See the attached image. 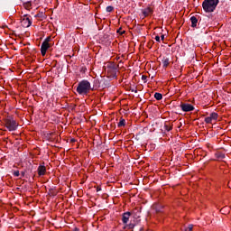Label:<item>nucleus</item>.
<instances>
[{"instance_id": "11", "label": "nucleus", "mask_w": 231, "mask_h": 231, "mask_svg": "<svg viewBox=\"0 0 231 231\" xmlns=\"http://www.w3.org/2000/svg\"><path fill=\"white\" fill-rule=\"evenodd\" d=\"M129 217H131V213L130 212H126V213L123 214L122 221L125 225H126V223H128Z\"/></svg>"}, {"instance_id": "10", "label": "nucleus", "mask_w": 231, "mask_h": 231, "mask_svg": "<svg viewBox=\"0 0 231 231\" xmlns=\"http://www.w3.org/2000/svg\"><path fill=\"white\" fill-rule=\"evenodd\" d=\"M44 174H46V166L40 165L38 167V175L39 176H44Z\"/></svg>"}, {"instance_id": "13", "label": "nucleus", "mask_w": 231, "mask_h": 231, "mask_svg": "<svg viewBox=\"0 0 231 231\" xmlns=\"http://www.w3.org/2000/svg\"><path fill=\"white\" fill-rule=\"evenodd\" d=\"M190 22L192 28H196L198 26V18L196 16H191Z\"/></svg>"}, {"instance_id": "5", "label": "nucleus", "mask_w": 231, "mask_h": 231, "mask_svg": "<svg viewBox=\"0 0 231 231\" xmlns=\"http://www.w3.org/2000/svg\"><path fill=\"white\" fill-rule=\"evenodd\" d=\"M32 23V16L30 14H23L21 16V26H23V28H30Z\"/></svg>"}, {"instance_id": "8", "label": "nucleus", "mask_w": 231, "mask_h": 231, "mask_svg": "<svg viewBox=\"0 0 231 231\" xmlns=\"http://www.w3.org/2000/svg\"><path fill=\"white\" fill-rule=\"evenodd\" d=\"M180 109L184 113H189L190 111H194V106H192L191 104H189V103H182V104H180Z\"/></svg>"}, {"instance_id": "2", "label": "nucleus", "mask_w": 231, "mask_h": 231, "mask_svg": "<svg viewBox=\"0 0 231 231\" xmlns=\"http://www.w3.org/2000/svg\"><path fill=\"white\" fill-rule=\"evenodd\" d=\"M219 4V0H205L202 3V7L204 12L210 14L216 10L217 5Z\"/></svg>"}, {"instance_id": "23", "label": "nucleus", "mask_w": 231, "mask_h": 231, "mask_svg": "<svg viewBox=\"0 0 231 231\" xmlns=\"http://www.w3.org/2000/svg\"><path fill=\"white\" fill-rule=\"evenodd\" d=\"M14 175L16 176V177H18V176H19V171H14Z\"/></svg>"}, {"instance_id": "17", "label": "nucleus", "mask_w": 231, "mask_h": 231, "mask_svg": "<svg viewBox=\"0 0 231 231\" xmlns=\"http://www.w3.org/2000/svg\"><path fill=\"white\" fill-rule=\"evenodd\" d=\"M124 125H125V120L121 119L118 123V127H124Z\"/></svg>"}, {"instance_id": "18", "label": "nucleus", "mask_w": 231, "mask_h": 231, "mask_svg": "<svg viewBox=\"0 0 231 231\" xmlns=\"http://www.w3.org/2000/svg\"><path fill=\"white\" fill-rule=\"evenodd\" d=\"M113 10H115V7H113V6H111V5H108V6L106 7V12H108V13L113 12Z\"/></svg>"}, {"instance_id": "6", "label": "nucleus", "mask_w": 231, "mask_h": 231, "mask_svg": "<svg viewBox=\"0 0 231 231\" xmlns=\"http://www.w3.org/2000/svg\"><path fill=\"white\" fill-rule=\"evenodd\" d=\"M50 50V38H46L41 46V53L42 57L46 56V52Z\"/></svg>"}, {"instance_id": "26", "label": "nucleus", "mask_w": 231, "mask_h": 231, "mask_svg": "<svg viewBox=\"0 0 231 231\" xmlns=\"http://www.w3.org/2000/svg\"><path fill=\"white\" fill-rule=\"evenodd\" d=\"M124 230H125V226H124Z\"/></svg>"}, {"instance_id": "22", "label": "nucleus", "mask_w": 231, "mask_h": 231, "mask_svg": "<svg viewBox=\"0 0 231 231\" xmlns=\"http://www.w3.org/2000/svg\"><path fill=\"white\" fill-rule=\"evenodd\" d=\"M142 80H143V81L145 82V80H147V76L143 75V76H142Z\"/></svg>"}, {"instance_id": "16", "label": "nucleus", "mask_w": 231, "mask_h": 231, "mask_svg": "<svg viewBox=\"0 0 231 231\" xmlns=\"http://www.w3.org/2000/svg\"><path fill=\"white\" fill-rule=\"evenodd\" d=\"M220 212H221L222 214H228V212H230V210L228 209V208L225 207V208H223L220 210Z\"/></svg>"}, {"instance_id": "25", "label": "nucleus", "mask_w": 231, "mask_h": 231, "mask_svg": "<svg viewBox=\"0 0 231 231\" xmlns=\"http://www.w3.org/2000/svg\"><path fill=\"white\" fill-rule=\"evenodd\" d=\"M161 39H162V41H164V40H165V35L162 34V35L161 36Z\"/></svg>"}, {"instance_id": "15", "label": "nucleus", "mask_w": 231, "mask_h": 231, "mask_svg": "<svg viewBox=\"0 0 231 231\" xmlns=\"http://www.w3.org/2000/svg\"><path fill=\"white\" fill-rule=\"evenodd\" d=\"M154 98H155V100H162V98H163V96L162 95V93L156 92L154 94Z\"/></svg>"}, {"instance_id": "7", "label": "nucleus", "mask_w": 231, "mask_h": 231, "mask_svg": "<svg viewBox=\"0 0 231 231\" xmlns=\"http://www.w3.org/2000/svg\"><path fill=\"white\" fill-rule=\"evenodd\" d=\"M219 118V115L216 112H212L208 116H207L204 120L207 124H214L217 122V119Z\"/></svg>"}, {"instance_id": "4", "label": "nucleus", "mask_w": 231, "mask_h": 231, "mask_svg": "<svg viewBox=\"0 0 231 231\" xmlns=\"http://www.w3.org/2000/svg\"><path fill=\"white\" fill-rule=\"evenodd\" d=\"M5 124L8 131H17V127H19V124L12 117H7L5 120Z\"/></svg>"}, {"instance_id": "19", "label": "nucleus", "mask_w": 231, "mask_h": 231, "mask_svg": "<svg viewBox=\"0 0 231 231\" xmlns=\"http://www.w3.org/2000/svg\"><path fill=\"white\" fill-rule=\"evenodd\" d=\"M164 127H165L166 131H171L172 130V126H169L168 125H165Z\"/></svg>"}, {"instance_id": "24", "label": "nucleus", "mask_w": 231, "mask_h": 231, "mask_svg": "<svg viewBox=\"0 0 231 231\" xmlns=\"http://www.w3.org/2000/svg\"><path fill=\"white\" fill-rule=\"evenodd\" d=\"M100 190H102V188L97 187V192H100Z\"/></svg>"}, {"instance_id": "1", "label": "nucleus", "mask_w": 231, "mask_h": 231, "mask_svg": "<svg viewBox=\"0 0 231 231\" xmlns=\"http://www.w3.org/2000/svg\"><path fill=\"white\" fill-rule=\"evenodd\" d=\"M89 91H91V83L89 81L84 79L79 83L77 88L79 95H88Z\"/></svg>"}, {"instance_id": "12", "label": "nucleus", "mask_w": 231, "mask_h": 231, "mask_svg": "<svg viewBox=\"0 0 231 231\" xmlns=\"http://www.w3.org/2000/svg\"><path fill=\"white\" fill-rule=\"evenodd\" d=\"M162 67L163 68H169V64H171V60L169 58L164 57L162 60Z\"/></svg>"}, {"instance_id": "3", "label": "nucleus", "mask_w": 231, "mask_h": 231, "mask_svg": "<svg viewBox=\"0 0 231 231\" xmlns=\"http://www.w3.org/2000/svg\"><path fill=\"white\" fill-rule=\"evenodd\" d=\"M105 71L108 79H115L116 77V65L114 62H109L105 66Z\"/></svg>"}, {"instance_id": "9", "label": "nucleus", "mask_w": 231, "mask_h": 231, "mask_svg": "<svg viewBox=\"0 0 231 231\" xmlns=\"http://www.w3.org/2000/svg\"><path fill=\"white\" fill-rule=\"evenodd\" d=\"M152 8L151 7H146L145 9L143 10V15H144V17H149V15L152 14Z\"/></svg>"}, {"instance_id": "14", "label": "nucleus", "mask_w": 231, "mask_h": 231, "mask_svg": "<svg viewBox=\"0 0 231 231\" xmlns=\"http://www.w3.org/2000/svg\"><path fill=\"white\" fill-rule=\"evenodd\" d=\"M23 8H24L25 10H28V11L32 10V2L24 3V4H23Z\"/></svg>"}, {"instance_id": "20", "label": "nucleus", "mask_w": 231, "mask_h": 231, "mask_svg": "<svg viewBox=\"0 0 231 231\" xmlns=\"http://www.w3.org/2000/svg\"><path fill=\"white\" fill-rule=\"evenodd\" d=\"M193 228H194V226L189 225V226H188V228L186 229V231H192Z\"/></svg>"}, {"instance_id": "21", "label": "nucleus", "mask_w": 231, "mask_h": 231, "mask_svg": "<svg viewBox=\"0 0 231 231\" xmlns=\"http://www.w3.org/2000/svg\"><path fill=\"white\" fill-rule=\"evenodd\" d=\"M155 41H156L157 42H160L161 39H160V36H159V35L155 36Z\"/></svg>"}]
</instances>
